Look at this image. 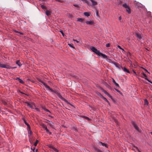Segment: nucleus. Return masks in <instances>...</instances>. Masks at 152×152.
Listing matches in <instances>:
<instances>
[{"mask_svg":"<svg viewBox=\"0 0 152 152\" xmlns=\"http://www.w3.org/2000/svg\"><path fill=\"white\" fill-rule=\"evenodd\" d=\"M106 102H107V103L109 104H110V103L108 101V100L107 99L105 98V97H104V98H103V99Z\"/></svg>","mask_w":152,"mask_h":152,"instance_id":"34","label":"nucleus"},{"mask_svg":"<svg viewBox=\"0 0 152 152\" xmlns=\"http://www.w3.org/2000/svg\"><path fill=\"white\" fill-rule=\"evenodd\" d=\"M39 142V141L38 140H37L35 142V143H34V145L35 146H36L37 144L38 143V142Z\"/></svg>","mask_w":152,"mask_h":152,"instance_id":"35","label":"nucleus"},{"mask_svg":"<svg viewBox=\"0 0 152 152\" xmlns=\"http://www.w3.org/2000/svg\"><path fill=\"white\" fill-rule=\"evenodd\" d=\"M122 3V2L121 1H120L119 2H118V4H120Z\"/></svg>","mask_w":152,"mask_h":152,"instance_id":"53","label":"nucleus"},{"mask_svg":"<svg viewBox=\"0 0 152 152\" xmlns=\"http://www.w3.org/2000/svg\"><path fill=\"white\" fill-rule=\"evenodd\" d=\"M23 121H24V122L25 124L27 126L28 128H30V125L28 124L26 122V121L25 120H24Z\"/></svg>","mask_w":152,"mask_h":152,"instance_id":"23","label":"nucleus"},{"mask_svg":"<svg viewBox=\"0 0 152 152\" xmlns=\"http://www.w3.org/2000/svg\"><path fill=\"white\" fill-rule=\"evenodd\" d=\"M121 68L124 70V71L125 72H127L128 73H130V72L129 71L126 69V67H123L122 66H121Z\"/></svg>","mask_w":152,"mask_h":152,"instance_id":"9","label":"nucleus"},{"mask_svg":"<svg viewBox=\"0 0 152 152\" xmlns=\"http://www.w3.org/2000/svg\"><path fill=\"white\" fill-rule=\"evenodd\" d=\"M67 16L69 18H72L73 17L72 15L70 13L68 14H67Z\"/></svg>","mask_w":152,"mask_h":152,"instance_id":"29","label":"nucleus"},{"mask_svg":"<svg viewBox=\"0 0 152 152\" xmlns=\"http://www.w3.org/2000/svg\"><path fill=\"white\" fill-rule=\"evenodd\" d=\"M85 22L86 24L90 25H91L93 24L94 23V21L92 20L86 21Z\"/></svg>","mask_w":152,"mask_h":152,"instance_id":"8","label":"nucleus"},{"mask_svg":"<svg viewBox=\"0 0 152 152\" xmlns=\"http://www.w3.org/2000/svg\"><path fill=\"white\" fill-rule=\"evenodd\" d=\"M41 126L44 129H45L46 127H47V126L44 124H42L41 125Z\"/></svg>","mask_w":152,"mask_h":152,"instance_id":"22","label":"nucleus"},{"mask_svg":"<svg viewBox=\"0 0 152 152\" xmlns=\"http://www.w3.org/2000/svg\"><path fill=\"white\" fill-rule=\"evenodd\" d=\"M99 143L101 145L103 146H104L105 147L107 148H108V145L107 144L102 142H99Z\"/></svg>","mask_w":152,"mask_h":152,"instance_id":"11","label":"nucleus"},{"mask_svg":"<svg viewBox=\"0 0 152 152\" xmlns=\"http://www.w3.org/2000/svg\"><path fill=\"white\" fill-rule=\"evenodd\" d=\"M0 67L1 68H6L7 69H10V66L7 64H4L0 63Z\"/></svg>","mask_w":152,"mask_h":152,"instance_id":"4","label":"nucleus"},{"mask_svg":"<svg viewBox=\"0 0 152 152\" xmlns=\"http://www.w3.org/2000/svg\"><path fill=\"white\" fill-rule=\"evenodd\" d=\"M107 95L111 99L112 98V96L108 93L107 94Z\"/></svg>","mask_w":152,"mask_h":152,"instance_id":"40","label":"nucleus"},{"mask_svg":"<svg viewBox=\"0 0 152 152\" xmlns=\"http://www.w3.org/2000/svg\"><path fill=\"white\" fill-rule=\"evenodd\" d=\"M41 7L42 9H47L46 7L44 5H41Z\"/></svg>","mask_w":152,"mask_h":152,"instance_id":"32","label":"nucleus"},{"mask_svg":"<svg viewBox=\"0 0 152 152\" xmlns=\"http://www.w3.org/2000/svg\"><path fill=\"white\" fill-rule=\"evenodd\" d=\"M114 64L115 66H116L117 67H119V64L116 63H114Z\"/></svg>","mask_w":152,"mask_h":152,"instance_id":"41","label":"nucleus"},{"mask_svg":"<svg viewBox=\"0 0 152 152\" xmlns=\"http://www.w3.org/2000/svg\"><path fill=\"white\" fill-rule=\"evenodd\" d=\"M99 96H100V97L102 98V99H103V98L104 97L102 95H101L100 94Z\"/></svg>","mask_w":152,"mask_h":152,"instance_id":"47","label":"nucleus"},{"mask_svg":"<svg viewBox=\"0 0 152 152\" xmlns=\"http://www.w3.org/2000/svg\"><path fill=\"white\" fill-rule=\"evenodd\" d=\"M92 2V5L95 6L97 4V2L94 0H90Z\"/></svg>","mask_w":152,"mask_h":152,"instance_id":"16","label":"nucleus"},{"mask_svg":"<svg viewBox=\"0 0 152 152\" xmlns=\"http://www.w3.org/2000/svg\"><path fill=\"white\" fill-rule=\"evenodd\" d=\"M60 32L61 33V34H62V35L64 36V33H63V31H60Z\"/></svg>","mask_w":152,"mask_h":152,"instance_id":"48","label":"nucleus"},{"mask_svg":"<svg viewBox=\"0 0 152 152\" xmlns=\"http://www.w3.org/2000/svg\"><path fill=\"white\" fill-rule=\"evenodd\" d=\"M31 149H32V150H33V151H34V150H35V148H34L33 149H32V148H31Z\"/></svg>","mask_w":152,"mask_h":152,"instance_id":"60","label":"nucleus"},{"mask_svg":"<svg viewBox=\"0 0 152 152\" xmlns=\"http://www.w3.org/2000/svg\"><path fill=\"white\" fill-rule=\"evenodd\" d=\"M68 45L70 47L73 48H75V47L73 46V45L72 44H68Z\"/></svg>","mask_w":152,"mask_h":152,"instance_id":"30","label":"nucleus"},{"mask_svg":"<svg viewBox=\"0 0 152 152\" xmlns=\"http://www.w3.org/2000/svg\"><path fill=\"white\" fill-rule=\"evenodd\" d=\"M82 117L84 118L85 119H87L88 121H90L91 120V119L90 118H89L88 117L85 116H82Z\"/></svg>","mask_w":152,"mask_h":152,"instance_id":"27","label":"nucleus"},{"mask_svg":"<svg viewBox=\"0 0 152 152\" xmlns=\"http://www.w3.org/2000/svg\"><path fill=\"white\" fill-rule=\"evenodd\" d=\"M135 34L136 36L139 39H141L142 38V35L141 34H138L137 33H135Z\"/></svg>","mask_w":152,"mask_h":152,"instance_id":"6","label":"nucleus"},{"mask_svg":"<svg viewBox=\"0 0 152 152\" xmlns=\"http://www.w3.org/2000/svg\"><path fill=\"white\" fill-rule=\"evenodd\" d=\"M47 132V133H48L50 135H51L52 134L51 132H50L49 130V132Z\"/></svg>","mask_w":152,"mask_h":152,"instance_id":"52","label":"nucleus"},{"mask_svg":"<svg viewBox=\"0 0 152 152\" xmlns=\"http://www.w3.org/2000/svg\"><path fill=\"white\" fill-rule=\"evenodd\" d=\"M73 40L74 41H76L77 43H80V42L79 41H77V40H76V39H73Z\"/></svg>","mask_w":152,"mask_h":152,"instance_id":"45","label":"nucleus"},{"mask_svg":"<svg viewBox=\"0 0 152 152\" xmlns=\"http://www.w3.org/2000/svg\"><path fill=\"white\" fill-rule=\"evenodd\" d=\"M56 94H57V95L59 97V98L63 100L64 101H65V99H64L60 94L57 91V92H56Z\"/></svg>","mask_w":152,"mask_h":152,"instance_id":"7","label":"nucleus"},{"mask_svg":"<svg viewBox=\"0 0 152 152\" xmlns=\"http://www.w3.org/2000/svg\"><path fill=\"white\" fill-rule=\"evenodd\" d=\"M142 75V76H141V77H143V78H144V77H145V79H146V80H147V81H148L149 82L151 83H152L151 82L150 80H149L147 78V75L145 74L144 73V72H142L141 73V74Z\"/></svg>","mask_w":152,"mask_h":152,"instance_id":"5","label":"nucleus"},{"mask_svg":"<svg viewBox=\"0 0 152 152\" xmlns=\"http://www.w3.org/2000/svg\"><path fill=\"white\" fill-rule=\"evenodd\" d=\"M142 68L145 71L147 72L148 73H150L149 72H148L147 69H145V68H144L143 67H142Z\"/></svg>","mask_w":152,"mask_h":152,"instance_id":"43","label":"nucleus"},{"mask_svg":"<svg viewBox=\"0 0 152 152\" xmlns=\"http://www.w3.org/2000/svg\"><path fill=\"white\" fill-rule=\"evenodd\" d=\"M121 16H120L119 18V20H121Z\"/></svg>","mask_w":152,"mask_h":152,"instance_id":"56","label":"nucleus"},{"mask_svg":"<svg viewBox=\"0 0 152 152\" xmlns=\"http://www.w3.org/2000/svg\"><path fill=\"white\" fill-rule=\"evenodd\" d=\"M56 1L59 2L60 3H63L64 2V1L63 0H55Z\"/></svg>","mask_w":152,"mask_h":152,"instance_id":"33","label":"nucleus"},{"mask_svg":"<svg viewBox=\"0 0 152 152\" xmlns=\"http://www.w3.org/2000/svg\"><path fill=\"white\" fill-rule=\"evenodd\" d=\"M28 133H29L30 135L32 133V132L31 130L30 127L29 128H28Z\"/></svg>","mask_w":152,"mask_h":152,"instance_id":"28","label":"nucleus"},{"mask_svg":"<svg viewBox=\"0 0 152 152\" xmlns=\"http://www.w3.org/2000/svg\"><path fill=\"white\" fill-rule=\"evenodd\" d=\"M84 15L87 17H88L90 16L91 13L88 12H85L83 13Z\"/></svg>","mask_w":152,"mask_h":152,"instance_id":"14","label":"nucleus"},{"mask_svg":"<svg viewBox=\"0 0 152 152\" xmlns=\"http://www.w3.org/2000/svg\"><path fill=\"white\" fill-rule=\"evenodd\" d=\"M46 131V132H49V130L48 129L47 127L44 129Z\"/></svg>","mask_w":152,"mask_h":152,"instance_id":"46","label":"nucleus"},{"mask_svg":"<svg viewBox=\"0 0 152 152\" xmlns=\"http://www.w3.org/2000/svg\"><path fill=\"white\" fill-rule=\"evenodd\" d=\"M98 12H96V15H97V16H98Z\"/></svg>","mask_w":152,"mask_h":152,"instance_id":"59","label":"nucleus"},{"mask_svg":"<svg viewBox=\"0 0 152 152\" xmlns=\"http://www.w3.org/2000/svg\"><path fill=\"white\" fill-rule=\"evenodd\" d=\"M19 79H20L18 77H17L16 78V80H19Z\"/></svg>","mask_w":152,"mask_h":152,"instance_id":"58","label":"nucleus"},{"mask_svg":"<svg viewBox=\"0 0 152 152\" xmlns=\"http://www.w3.org/2000/svg\"><path fill=\"white\" fill-rule=\"evenodd\" d=\"M134 147L135 148H136V149L138 151V152H141L138 149V147H137L135 146H134Z\"/></svg>","mask_w":152,"mask_h":152,"instance_id":"39","label":"nucleus"},{"mask_svg":"<svg viewBox=\"0 0 152 152\" xmlns=\"http://www.w3.org/2000/svg\"><path fill=\"white\" fill-rule=\"evenodd\" d=\"M121 50H122V51H124V52H125L123 48H122Z\"/></svg>","mask_w":152,"mask_h":152,"instance_id":"57","label":"nucleus"},{"mask_svg":"<svg viewBox=\"0 0 152 152\" xmlns=\"http://www.w3.org/2000/svg\"><path fill=\"white\" fill-rule=\"evenodd\" d=\"M83 20H84L83 19L81 18H78L77 19V21H80V22H83Z\"/></svg>","mask_w":152,"mask_h":152,"instance_id":"25","label":"nucleus"},{"mask_svg":"<svg viewBox=\"0 0 152 152\" xmlns=\"http://www.w3.org/2000/svg\"><path fill=\"white\" fill-rule=\"evenodd\" d=\"M132 125H133L134 127V128L138 132H140V130L139 129L137 126V125L133 121H132Z\"/></svg>","mask_w":152,"mask_h":152,"instance_id":"3","label":"nucleus"},{"mask_svg":"<svg viewBox=\"0 0 152 152\" xmlns=\"http://www.w3.org/2000/svg\"><path fill=\"white\" fill-rule=\"evenodd\" d=\"M151 12L150 11H148L147 12V14L148 16H150L151 15Z\"/></svg>","mask_w":152,"mask_h":152,"instance_id":"37","label":"nucleus"},{"mask_svg":"<svg viewBox=\"0 0 152 152\" xmlns=\"http://www.w3.org/2000/svg\"><path fill=\"white\" fill-rule=\"evenodd\" d=\"M49 147L53 149L56 152H58V151L56 149L55 147H54L53 146L51 145H49Z\"/></svg>","mask_w":152,"mask_h":152,"instance_id":"10","label":"nucleus"},{"mask_svg":"<svg viewBox=\"0 0 152 152\" xmlns=\"http://www.w3.org/2000/svg\"><path fill=\"white\" fill-rule=\"evenodd\" d=\"M18 33H19L20 34H21V35H23V34L22 33V32H18Z\"/></svg>","mask_w":152,"mask_h":152,"instance_id":"54","label":"nucleus"},{"mask_svg":"<svg viewBox=\"0 0 152 152\" xmlns=\"http://www.w3.org/2000/svg\"><path fill=\"white\" fill-rule=\"evenodd\" d=\"M102 90L104 93L106 94V95L108 93L106 91L104 90L103 89H102Z\"/></svg>","mask_w":152,"mask_h":152,"instance_id":"31","label":"nucleus"},{"mask_svg":"<svg viewBox=\"0 0 152 152\" xmlns=\"http://www.w3.org/2000/svg\"><path fill=\"white\" fill-rule=\"evenodd\" d=\"M113 83L116 86L118 87H119V85L113 79Z\"/></svg>","mask_w":152,"mask_h":152,"instance_id":"19","label":"nucleus"},{"mask_svg":"<svg viewBox=\"0 0 152 152\" xmlns=\"http://www.w3.org/2000/svg\"><path fill=\"white\" fill-rule=\"evenodd\" d=\"M16 64L20 67L22 65V64H21L19 60H17L16 62Z\"/></svg>","mask_w":152,"mask_h":152,"instance_id":"17","label":"nucleus"},{"mask_svg":"<svg viewBox=\"0 0 152 152\" xmlns=\"http://www.w3.org/2000/svg\"><path fill=\"white\" fill-rule=\"evenodd\" d=\"M106 46L107 47H109L110 46V44L109 43H107L106 45Z\"/></svg>","mask_w":152,"mask_h":152,"instance_id":"42","label":"nucleus"},{"mask_svg":"<svg viewBox=\"0 0 152 152\" xmlns=\"http://www.w3.org/2000/svg\"><path fill=\"white\" fill-rule=\"evenodd\" d=\"M123 7L126 9V11L129 14H130L131 12V9L130 7L126 4L125 3L123 4Z\"/></svg>","mask_w":152,"mask_h":152,"instance_id":"1","label":"nucleus"},{"mask_svg":"<svg viewBox=\"0 0 152 152\" xmlns=\"http://www.w3.org/2000/svg\"><path fill=\"white\" fill-rule=\"evenodd\" d=\"M117 47H118V48H119V49H121H121H122V48H121V47L120 46H119V45H118L117 46Z\"/></svg>","mask_w":152,"mask_h":152,"instance_id":"51","label":"nucleus"},{"mask_svg":"<svg viewBox=\"0 0 152 152\" xmlns=\"http://www.w3.org/2000/svg\"><path fill=\"white\" fill-rule=\"evenodd\" d=\"M46 88H48L49 90H50L51 91L56 93V92H57V91H56L53 90L51 88L48 86L46 85Z\"/></svg>","mask_w":152,"mask_h":152,"instance_id":"12","label":"nucleus"},{"mask_svg":"<svg viewBox=\"0 0 152 152\" xmlns=\"http://www.w3.org/2000/svg\"><path fill=\"white\" fill-rule=\"evenodd\" d=\"M10 69H14L16 68V67H11V66H10Z\"/></svg>","mask_w":152,"mask_h":152,"instance_id":"55","label":"nucleus"},{"mask_svg":"<svg viewBox=\"0 0 152 152\" xmlns=\"http://www.w3.org/2000/svg\"><path fill=\"white\" fill-rule=\"evenodd\" d=\"M19 82L20 83H22V84H23L24 83V82L22 80L20 79H19Z\"/></svg>","mask_w":152,"mask_h":152,"instance_id":"38","label":"nucleus"},{"mask_svg":"<svg viewBox=\"0 0 152 152\" xmlns=\"http://www.w3.org/2000/svg\"><path fill=\"white\" fill-rule=\"evenodd\" d=\"M50 123H48V122H46V123H47L49 125V126L51 127H52L53 126L52 125V124L53 123L52 122V121H49Z\"/></svg>","mask_w":152,"mask_h":152,"instance_id":"24","label":"nucleus"},{"mask_svg":"<svg viewBox=\"0 0 152 152\" xmlns=\"http://www.w3.org/2000/svg\"><path fill=\"white\" fill-rule=\"evenodd\" d=\"M144 101H145V104H146L147 105H148V102L147 101V99H144Z\"/></svg>","mask_w":152,"mask_h":152,"instance_id":"26","label":"nucleus"},{"mask_svg":"<svg viewBox=\"0 0 152 152\" xmlns=\"http://www.w3.org/2000/svg\"><path fill=\"white\" fill-rule=\"evenodd\" d=\"M44 109V110L45 111H46V112H50V111H49V110H48V109H46V108H45V109Z\"/></svg>","mask_w":152,"mask_h":152,"instance_id":"44","label":"nucleus"},{"mask_svg":"<svg viewBox=\"0 0 152 152\" xmlns=\"http://www.w3.org/2000/svg\"><path fill=\"white\" fill-rule=\"evenodd\" d=\"M115 90L117 91L121 95L122 94V93L119 90H118L116 89H115Z\"/></svg>","mask_w":152,"mask_h":152,"instance_id":"36","label":"nucleus"},{"mask_svg":"<svg viewBox=\"0 0 152 152\" xmlns=\"http://www.w3.org/2000/svg\"><path fill=\"white\" fill-rule=\"evenodd\" d=\"M133 72L135 73V74H136V72L134 71V70H133Z\"/></svg>","mask_w":152,"mask_h":152,"instance_id":"61","label":"nucleus"},{"mask_svg":"<svg viewBox=\"0 0 152 152\" xmlns=\"http://www.w3.org/2000/svg\"><path fill=\"white\" fill-rule=\"evenodd\" d=\"M26 103L27 104V105L29 107H30L31 108H32V105L30 104L29 103H28L27 102H26Z\"/></svg>","mask_w":152,"mask_h":152,"instance_id":"21","label":"nucleus"},{"mask_svg":"<svg viewBox=\"0 0 152 152\" xmlns=\"http://www.w3.org/2000/svg\"><path fill=\"white\" fill-rule=\"evenodd\" d=\"M140 3L138 2H137L135 4V5L136 6L137 8H138L141 7V6L140 5Z\"/></svg>","mask_w":152,"mask_h":152,"instance_id":"15","label":"nucleus"},{"mask_svg":"<svg viewBox=\"0 0 152 152\" xmlns=\"http://www.w3.org/2000/svg\"><path fill=\"white\" fill-rule=\"evenodd\" d=\"M73 5L75 7H79V6L76 4H74Z\"/></svg>","mask_w":152,"mask_h":152,"instance_id":"50","label":"nucleus"},{"mask_svg":"<svg viewBox=\"0 0 152 152\" xmlns=\"http://www.w3.org/2000/svg\"><path fill=\"white\" fill-rule=\"evenodd\" d=\"M51 12L49 10H47L46 12V14L48 16L50 15H51Z\"/></svg>","mask_w":152,"mask_h":152,"instance_id":"18","label":"nucleus"},{"mask_svg":"<svg viewBox=\"0 0 152 152\" xmlns=\"http://www.w3.org/2000/svg\"><path fill=\"white\" fill-rule=\"evenodd\" d=\"M38 80L39 82H41V83H42L44 85V86H45V87H46V85H47L46 83H45L44 82L42 81V80H41L40 79H39Z\"/></svg>","mask_w":152,"mask_h":152,"instance_id":"20","label":"nucleus"},{"mask_svg":"<svg viewBox=\"0 0 152 152\" xmlns=\"http://www.w3.org/2000/svg\"><path fill=\"white\" fill-rule=\"evenodd\" d=\"M92 50L96 54H97L99 56V54L100 53V52L99 50H97L96 48L95 47H92L91 48Z\"/></svg>","mask_w":152,"mask_h":152,"instance_id":"2","label":"nucleus"},{"mask_svg":"<svg viewBox=\"0 0 152 152\" xmlns=\"http://www.w3.org/2000/svg\"><path fill=\"white\" fill-rule=\"evenodd\" d=\"M151 134L152 135V132H151Z\"/></svg>","mask_w":152,"mask_h":152,"instance_id":"64","label":"nucleus"},{"mask_svg":"<svg viewBox=\"0 0 152 152\" xmlns=\"http://www.w3.org/2000/svg\"><path fill=\"white\" fill-rule=\"evenodd\" d=\"M38 150L37 149H36L35 150V152H37Z\"/></svg>","mask_w":152,"mask_h":152,"instance_id":"62","label":"nucleus"},{"mask_svg":"<svg viewBox=\"0 0 152 152\" xmlns=\"http://www.w3.org/2000/svg\"><path fill=\"white\" fill-rule=\"evenodd\" d=\"M108 87L109 88H110L111 87L110 86H109V87Z\"/></svg>","mask_w":152,"mask_h":152,"instance_id":"63","label":"nucleus"},{"mask_svg":"<svg viewBox=\"0 0 152 152\" xmlns=\"http://www.w3.org/2000/svg\"><path fill=\"white\" fill-rule=\"evenodd\" d=\"M13 31L15 33H18V32H19V31H17L16 30H13Z\"/></svg>","mask_w":152,"mask_h":152,"instance_id":"49","label":"nucleus"},{"mask_svg":"<svg viewBox=\"0 0 152 152\" xmlns=\"http://www.w3.org/2000/svg\"><path fill=\"white\" fill-rule=\"evenodd\" d=\"M99 56H101L104 58H106L107 59V56L106 55L104 54L101 53H100Z\"/></svg>","mask_w":152,"mask_h":152,"instance_id":"13","label":"nucleus"}]
</instances>
